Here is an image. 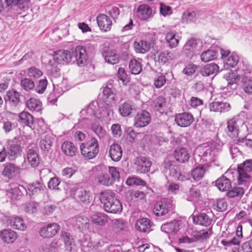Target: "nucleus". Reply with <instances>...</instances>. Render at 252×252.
<instances>
[{"label":"nucleus","mask_w":252,"mask_h":252,"mask_svg":"<svg viewBox=\"0 0 252 252\" xmlns=\"http://www.w3.org/2000/svg\"><path fill=\"white\" fill-rule=\"evenodd\" d=\"M100 200L104 205L105 211L110 213H117L122 210V205L120 201L115 197V194L110 191L101 193Z\"/></svg>","instance_id":"nucleus-1"},{"label":"nucleus","mask_w":252,"mask_h":252,"mask_svg":"<svg viewBox=\"0 0 252 252\" xmlns=\"http://www.w3.org/2000/svg\"><path fill=\"white\" fill-rule=\"evenodd\" d=\"M220 150V148L216 147L213 144H211L210 147H199L194 153V160L198 164L212 160V158L216 156Z\"/></svg>","instance_id":"nucleus-2"},{"label":"nucleus","mask_w":252,"mask_h":252,"mask_svg":"<svg viewBox=\"0 0 252 252\" xmlns=\"http://www.w3.org/2000/svg\"><path fill=\"white\" fill-rule=\"evenodd\" d=\"M69 191L72 197L84 204L90 203L92 200V195L90 191L78 184L70 185Z\"/></svg>","instance_id":"nucleus-3"},{"label":"nucleus","mask_w":252,"mask_h":252,"mask_svg":"<svg viewBox=\"0 0 252 252\" xmlns=\"http://www.w3.org/2000/svg\"><path fill=\"white\" fill-rule=\"evenodd\" d=\"M81 154L86 158L92 159L94 158L99 152V144L97 140L92 137L90 140L80 146Z\"/></svg>","instance_id":"nucleus-4"},{"label":"nucleus","mask_w":252,"mask_h":252,"mask_svg":"<svg viewBox=\"0 0 252 252\" xmlns=\"http://www.w3.org/2000/svg\"><path fill=\"white\" fill-rule=\"evenodd\" d=\"M238 181L240 185L248 181L252 175V160H247L240 164L237 169Z\"/></svg>","instance_id":"nucleus-5"},{"label":"nucleus","mask_w":252,"mask_h":252,"mask_svg":"<svg viewBox=\"0 0 252 252\" xmlns=\"http://www.w3.org/2000/svg\"><path fill=\"white\" fill-rule=\"evenodd\" d=\"M21 140H23V137H19L9 142L6 148L9 160L13 161L21 156L22 150L20 146L21 143L19 142H20Z\"/></svg>","instance_id":"nucleus-6"},{"label":"nucleus","mask_w":252,"mask_h":252,"mask_svg":"<svg viewBox=\"0 0 252 252\" xmlns=\"http://www.w3.org/2000/svg\"><path fill=\"white\" fill-rule=\"evenodd\" d=\"M72 56L75 58L73 61L79 66H85L88 64V57L86 49L82 46H77L72 50Z\"/></svg>","instance_id":"nucleus-7"},{"label":"nucleus","mask_w":252,"mask_h":252,"mask_svg":"<svg viewBox=\"0 0 252 252\" xmlns=\"http://www.w3.org/2000/svg\"><path fill=\"white\" fill-rule=\"evenodd\" d=\"M25 161H27L28 164L33 168H35L39 165V158L35 144L32 143L27 147Z\"/></svg>","instance_id":"nucleus-8"},{"label":"nucleus","mask_w":252,"mask_h":252,"mask_svg":"<svg viewBox=\"0 0 252 252\" xmlns=\"http://www.w3.org/2000/svg\"><path fill=\"white\" fill-rule=\"evenodd\" d=\"M172 206V204L170 199H162L155 204L153 212L156 216L158 217L164 216L168 213Z\"/></svg>","instance_id":"nucleus-9"},{"label":"nucleus","mask_w":252,"mask_h":252,"mask_svg":"<svg viewBox=\"0 0 252 252\" xmlns=\"http://www.w3.org/2000/svg\"><path fill=\"white\" fill-rule=\"evenodd\" d=\"M134 168L138 173H145L150 171L152 162L146 157H138L133 162Z\"/></svg>","instance_id":"nucleus-10"},{"label":"nucleus","mask_w":252,"mask_h":252,"mask_svg":"<svg viewBox=\"0 0 252 252\" xmlns=\"http://www.w3.org/2000/svg\"><path fill=\"white\" fill-rule=\"evenodd\" d=\"M134 121L135 127H143L147 126L150 123L151 118L148 112L146 110H142L136 114Z\"/></svg>","instance_id":"nucleus-11"},{"label":"nucleus","mask_w":252,"mask_h":252,"mask_svg":"<svg viewBox=\"0 0 252 252\" xmlns=\"http://www.w3.org/2000/svg\"><path fill=\"white\" fill-rule=\"evenodd\" d=\"M175 121L177 125L181 127L189 126L194 121L193 115L189 112H183L176 114Z\"/></svg>","instance_id":"nucleus-12"},{"label":"nucleus","mask_w":252,"mask_h":252,"mask_svg":"<svg viewBox=\"0 0 252 252\" xmlns=\"http://www.w3.org/2000/svg\"><path fill=\"white\" fill-rule=\"evenodd\" d=\"M244 121L238 116H235L227 121V128L233 137L238 135L239 127L244 124Z\"/></svg>","instance_id":"nucleus-13"},{"label":"nucleus","mask_w":252,"mask_h":252,"mask_svg":"<svg viewBox=\"0 0 252 252\" xmlns=\"http://www.w3.org/2000/svg\"><path fill=\"white\" fill-rule=\"evenodd\" d=\"M53 58L58 63L63 64L71 62L73 56L69 51L59 50L54 52Z\"/></svg>","instance_id":"nucleus-14"},{"label":"nucleus","mask_w":252,"mask_h":252,"mask_svg":"<svg viewBox=\"0 0 252 252\" xmlns=\"http://www.w3.org/2000/svg\"><path fill=\"white\" fill-rule=\"evenodd\" d=\"M60 229V226L56 223H50L40 228L39 233L43 238H50L55 235Z\"/></svg>","instance_id":"nucleus-15"},{"label":"nucleus","mask_w":252,"mask_h":252,"mask_svg":"<svg viewBox=\"0 0 252 252\" xmlns=\"http://www.w3.org/2000/svg\"><path fill=\"white\" fill-rule=\"evenodd\" d=\"M20 94L15 90H10L6 93L5 100L12 108H16L20 103Z\"/></svg>","instance_id":"nucleus-16"},{"label":"nucleus","mask_w":252,"mask_h":252,"mask_svg":"<svg viewBox=\"0 0 252 252\" xmlns=\"http://www.w3.org/2000/svg\"><path fill=\"white\" fill-rule=\"evenodd\" d=\"M224 78L227 81V86L226 88L223 89H226L228 91V95H231L233 93L232 90L236 88L235 84L239 81V76L236 72L232 71L229 72L227 74L224 75Z\"/></svg>","instance_id":"nucleus-17"},{"label":"nucleus","mask_w":252,"mask_h":252,"mask_svg":"<svg viewBox=\"0 0 252 252\" xmlns=\"http://www.w3.org/2000/svg\"><path fill=\"white\" fill-rule=\"evenodd\" d=\"M179 221L177 220L163 224L161 226V230L169 235V236H174L179 230Z\"/></svg>","instance_id":"nucleus-18"},{"label":"nucleus","mask_w":252,"mask_h":252,"mask_svg":"<svg viewBox=\"0 0 252 252\" xmlns=\"http://www.w3.org/2000/svg\"><path fill=\"white\" fill-rule=\"evenodd\" d=\"M109 156L114 161H119L123 155V151L120 145L113 143L108 148Z\"/></svg>","instance_id":"nucleus-19"},{"label":"nucleus","mask_w":252,"mask_h":252,"mask_svg":"<svg viewBox=\"0 0 252 252\" xmlns=\"http://www.w3.org/2000/svg\"><path fill=\"white\" fill-rule=\"evenodd\" d=\"M0 238L4 243H13L17 238L16 232L11 229H5L0 231Z\"/></svg>","instance_id":"nucleus-20"},{"label":"nucleus","mask_w":252,"mask_h":252,"mask_svg":"<svg viewBox=\"0 0 252 252\" xmlns=\"http://www.w3.org/2000/svg\"><path fill=\"white\" fill-rule=\"evenodd\" d=\"M97 23L101 31H109L112 25L111 19L105 14H100L97 17Z\"/></svg>","instance_id":"nucleus-21"},{"label":"nucleus","mask_w":252,"mask_h":252,"mask_svg":"<svg viewBox=\"0 0 252 252\" xmlns=\"http://www.w3.org/2000/svg\"><path fill=\"white\" fill-rule=\"evenodd\" d=\"M62 151L66 156L73 157L77 152V148L75 144L70 141L64 142L61 146Z\"/></svg>","instance_id":"nucleus-22"},{"label":"nucleus","mask_w":252,"mask_h":252,"mask_svg":"<svg viewBox=\"0 0 252 252\" xmlns=\"http://www.w3.org/2000/svg\"><path fill=\"white\" fill-rule=\"evenodd\" d=\"M152 14L151 8L147 5L141 4L136 10V16L141 20H146L149 18Z\"/></svg>","instance_id":"nucleus-23"},{"label":"nucleus","mask_w":252,"mask_h":252,"mask_svg":"<svg viewBox=\"0 0 252 252\" xmlns=\"http://www.w3.org/2000/svg\"><path fill=\"white\" fill-rule=\"evenodd\" d=\"M9 224L13 228L20 230L24 231L27 228V225L25 223L24 220L20 217L13 216L10 218Z\"/></svg>","instance_id":"nucleus-24"},{"label":"nucleus","mask_w":252,"mask_h":252,"mask_svg":"<svg viewBox=\"0 0 252 252\" xmlns=\"http://www.w3.org/2000/svg\"><path fill=\"white\" fill-rule=\"evenodd\" d=\"M174 156L178 162L185 163L189 159L190 154L186 148H179L175 151Z\"/></svg>","instance_id":"nucleus-25"},{"label":"nucleus","mask_w":252,"mask_h":252,"mask_svg":"<svg viewBox=\"0 0 252 252\" xmlns=\"http://www.w3.org/2000/svg\"><path fill=\"white\" fill-rule=\"evenodd\" d=\"M215 186L221 191H228L231 187V182L222 175L216 181Z\"/></svg>","instance_id":"nucleus-26"},{"label":"nucleus","mask_w":252,"mask_h":252,"mask_svg":"<svg viewBox=\"0 0 252 252\" xmlns=\"http://www.w3.org/2000/svg\"><path fill=\"white\" fill-rule=\"evenodd\" d=\"M45 186L42 183L38 181L31 183L27 185L26 192L30 196L38 193L41 190L44 189Z\"/></svg>","instance_id":"nucleus-27"},{"label":"nucleus","mask_w":252,"mask_h":252,"mask_svg":"<svg viewBox=\"0 0 252 252\" xmlns=\"http://www.w3.org/2000/svg\"><path fill=\"white\" fill-rule=\"evenodd\" d=\"M201 164L200 163L198 166H197L192 171L191 176L195 180L199 181L201 180L209 167V166L206 164L203 165Z\"/></svg>","instance_id":"nucleus-28"},{"label":"nucleus","mask_w":252,"mask_h":252,"mask_svg":"<svg viewBox=\"0 0 252 252\" xmlns=\"http://www.w3.org/2000/svg\"><path fill=\"white\" fill-rule=\"evenodd\" d=\"M135 227L138 230L143 232H149L151 230V224L150 220L147 218H142L137 220Z\"/></svg>","instance_id":"nucleus-29"},{"label":"nucleus","mask_w":252,"mask_h":252,"mask_svg":"<svg viewBox=\"0 0 252 252\" xmlns=\"http://www.w3.org/2000/svg\"><path fill=\"white\" fill-rule=\"evenodd\" d=\"M152 47V44L145 40H140L134 42V48L137 53L145 54L148 52Z\"/></svg>","instance_id":"nucleus-30"},{"label":"nucleus","mask_w":252,"mask_h":252,"mask_svg":"<svg viewBox=\"0 0 252 252\" xmlns=\"http://www.w3.org/2000/svg\"><path fill=\"white\" fill-rule=\"evenodd\" d=\"M194 223L207 226L211 224L212 220L209 216L205 213H201L197 216L193 217Z\"/></svg>","instance_id":"nucleus-31"},{"label":"nucleus","mask_w":252,"mask_h":252,"mask_svg":"<svg viewBox=\"0 0 252 252\" xmlns=\"http://www.w3.org/2000/svg\"><path fill=\"white\" fill-rule=\"evenodd\" d=\"M28 108L32 112H39L42 110V104L41 102L37 98H31L26 103Z\"/></svg>","instance_id":"nucleus-32"},{"label":"nucleus","mask_w":252,"mask_h":252,"mask_svg":"<svg viewBox=\"0 0 252 252\" xmlns=\"http://www.w3.org/2000/svg\"><path fill=\"white\" fill-rule=\"evenodd\" d=\"M62 235L63 239L66 249L71 252L73 247L75 245V242L72 235L66 231H63L62 232Z\"/></svg>","instance_id":"nucleus-33"},{"label":"nucleus","mask_w":252,"mask_h":252,"mask_svg":"<svg viewBox=\"0 0 252 252\" xmlns=\"http://www.w3.org/2000/svg\"><path fill=\"white\" fill-rule=\"evenodd\" d=\"M20 168L15 164L9 163L6 165L2 171V174L4 176L10 178L18 174Z\"/></svg>","instance_id":"nucleus-34"},{"label":"nucleus","mask_w":252,"mask_h":252,"mask_svg":"<svg viewBox=\"0 0 252 252\" xmlns=\"http://www.w3.org/2000/svg\"><path fill=\"white\" fill-rule=\"evenodd\" d=\"M196 12L194 10L189 9L184 11L182 16V23H189L194 21L196 18Z\"/></svg>","instance_id":"nucleus-35"},{"label":"nucleus","mask_w":252,"mask_h":252,"mask_svg":"<svg viewBox=\"0 0 252 252\" xmlns=\"http://www.w3.org/2000/svg\"><path fill=\"white\" fill-rule=\"evenodd\" d=\"M219 69L218 65L216 63L207 64L200 70V73L203 76H208L217 73Z\"/></svg>","instance_id":"nucleus-36"},{"label":"nucleus","mask_w":252,"mask_h":252,"mask_svg":"<svg viewBox=\"0 0 252 252\" xmlns=\"http://www.w3.org/2000/svg\"><path fill=\"white\" fill-rule=\"evenodd\" d=\"M108 217L107 215L102 213H96L91 217V220L93 223L99 225H104L108 221Z\"/></svg>","instance_id":"nucleus-37"},{"label":"nucleus","mask_w":252,"mask_h":252,"mask_svg":"<svg viewBox=\"0 0 252 252\" xmlns=\"http://www.w3.org/2000/svg\"><path fill=\"white\" fill-rule=\"evenodd\" d=\"M132 110V105L130 102L126 101L120 104L119 112L122 117H127L130 115Z\"/></svg>","instance_id":"nucleus-38"},{"label":"nucleus","mask_w":252,"mask_h":252,"mask_svg":"<svg viewBox=\"0 0 252 252\" xmlns=\"http://www.w3.org/2000/svg\"><path fill=\"white\" fill-rule=\"evenodd\" d=\"M179 36L176 35L175 32L171 31L168 32L165 36V39L170 48H175L179 44Z\"/></svg>","instance_id":"nucleus-39"},{"label":"nucleus","mask_w":252,"mask_h":252,"mask_svg":"<svg viewBox=\"0 0 252 252\" xmlns=\"http://www.w3.org/2000/svg\"><path fill=\"white\" fill-rule=\"evenodd\" d=\"M54 138L48 135H45L40 141V147L44 152H49L51 150Z\"/></svg>","instance_id":"nucleus-40"},{"label":"nucleus","mask_w":252,"mask_h":252,"mask_svg":"<svg viewBox=\"0 0 252 252\" xmlns=\"http://www.w3.org/2000/svg\"><path fill=\"white\" fill-rule=\"evenodd\" d=\"M129 68L132 74H138L142 70V64L138 60L133 59L130 61Z\"/></svg>","instance_id":"nucleus-41"},{"label":"nucleus","mask_w":252,"mask_h":252,"mask_svg":"<svg viewBox=\"0 0 252 252\" xmlns=\"http://www.w3.org/2000/svg\"><path fill=\"white\" fill-rule=\"evenodd\" d=\"M112 225L113 230L119 233L125 229L126 222L123 219H115L112 220Z\"/></svg>","instance_id":"nucleus-42"},{"label":"nucleus","mask_w":252,"mask_h":252,"mask_svg":"<svg viewBox=\"0 0 252 252\" xmlns=\"http://www.w3.org/2000/svg\"><path fill=\"white\" fill-rule=\"evenodd\" d=\"M200 41L195 38L189 39L184 46V50L189 52H193L198 46Z\"/></svg>","instance_id":"nucleus-43"},{"label":"nucleus","mask_w":252,"mask_h":252,"mask_svg":"<svg viewBox=\"0 0 252 252\" xmlns=\"http://www.w3.org/2000/svg\"><path fill=\"white\" fill-rule=\"evenodd\" d=\"M19 118L22 123L32 127L33 124V118L31 114L26 112H23L20 114Z\"/></svg>","instance_id":"nucleus-44"},{"label":"nucleus","mask_w":252,"mask_h":252,"mask_svg":"<svg viewBox=\"0 0 252 252\" xmlns=\"http://www.w3.org/2000/svg\"><path fill=\"white\" fill-rule=\"evenodd\" d=\"M244 193V190L242 188L234 187L227 192L226 195L230 198L234 197L241 198Z\"/></svg>","instance_id":"nucleus-45"},{"label":"nucleus","mask_w":252,"mask_h":252,"mask_svg":"<svg viewBox=\"0 0 252 252\" xmlns=\"http://www.w3.org/2000/svg\"><path fill=\"white\" fill-rule=\"evenodd\" d=\"M126 184L128 186H145L146 183L145 181L136 177H128Z\"/></svg>","instance_id":"nucleus-46"},{"label":"nucleus","mask_w":252,"mask_h":252,"mask_svg":"<svg viewBox=\"0 0 252 252\" xmlns=\"http://www.w3.org/2000/svg\"><path fill=\"white\" fill-rule=\"evenodd\" d=\"M238 61V56L235 53H232L224 60V63L227 67H233L237 64Z\"/></svg>","instance_id":"nucleus-47"},{"label":"nucleus","mask_w":252,"mask_h":252,"mask_svg":"<svg viewBox=\"0 0 252 252\" xmlns=\"http://www.w3.org/2000/svg\"><path fill=\"white\" fill-rule=\"evenodd\" d=\"M217 52L212 50H208L203 52L200 58L201 60L204 62H207L217 58Z\"/></svg>","instance_id":"nucleus-48"},{"label":"nucleus","mask_w":252,"mask_h":252,"mask_svg":"<svg viewBox=\"0 0 252 252\" xmlns=\"http://www.w3.org/2000/svg\"><path fill=\"white\" fill-rule=\"evenodd\" d=\"M152 105L155 111H159L166 105L165 99L162 96H158L152 102Z\"/></svg>","instance_id":"nucleus-49"},{"label":"nucleus","mask_w":252,"mask_h":252,"mask_svg":"<svg viewBox=\"0 0 252 252\" xmlns=\"http://www.w3.org/2000/svg\"><path fill=\"white\" fill-rule=\"evenodd\" d=\"M158 61L162 64H164L168 62L170 60H172L173 58V54L171 52L165 51L159 53L158 55Z\"/></svg>","instance_id":"nucleus-50"},{"label":"nucleus","mask_w":252,"mask_h":252,"mask_svg":"<svg viewBox=\"0 0 252 252\" xmlns=\"http://www.w3.org/2000/svg\"><path fill=\"white\" fill-rule=\"evenodd\" d=\"M96 179L99 184L104 186H109L113 184L112 179L109 177L107 174L102 173L98 175Z\"/></svg>","instance_id":"nucleus-51"},{"label":"nucleus","mask_w":252,"mask_h":252,"mask_svg":"<svg viewBox=\"0 0 252 252\" xmlns=\"http://www.w3.org/2000/svg\"><path fill=\"white\" fill-rule=\"evenodd\" d=\"M103 56L105 61L109 63L116 64L119 61L118 55L113 52H107L104 54Z\"/></svg>","instance_id":"nucleus-52"},{"label":"nucleus","mask_w":252,"mask_h":252,"mask_svg":"<svg viewBox=\"0 0 252 252\" xmlns=\"http://www.w3.org/2000/svg\"><path fill=\"white\" fill-rule=\"evenodd\" d=\"M212 234V230L211 228H209L208 230H200L194 235V236L197 240L203 241L208 239L211 236Z\"/></svg>","instance_id":"nucleus-53"},{"label":"nucleus","mask_w":252,"mask_h":252,"mask_svg":"<svg viewBox=\"0 0 252 252\" xmlns=\"http://www.w3.org/2000/svg\"><path fill=\"white\" fill-rule=\"evenodd\" d=\"M169 175L178 181H184L188 179L186 177L178 171L177 167L175 166L170 168Z\"/></svg>","instance_id":"nucleus-54"},{"label":"nucleus","mask_w":252,"mask_h":252,"mask_svg":"<svg viewBox=\"0 0 252 252\" xmlns=\"http://www.w3.org/2000/svg\"><path fill=\"white\" fill-rule=\"evenodd\" d=\"M227 202L224 198L217 200L216 204L214 205L215 209L219 212H223L227 208Z\"/></svg>","instance_id":"nucleus-55"},{"label":"nucleus","mask_w":252,"mask_h":252,"mask_svg":"<svg viewBox=\"0 0 252 252\" xmlns=\"http://www.w3.org/2000/svg\"><path fill=\"white\" fill-rule=\"evenodd\" d=\"M93 131L97 135L99 138H104L106 135V131L101 126L96 124H94L92 126Z\"/></svg>","instance_id":"nucleus-56"},{"label":"nucleus","mask_w":252,"mask_h":252,"mask_svg":"<svg viewBox=\"0 0 252 252\" xmlns=\"http://www.w3.org/2000/svg\"><path fill=\"white\" fill-rule=\"evenodd\" d=\"M47 86V81L46 78L40 79L38 81L36 86L35 87L36 92L40 94H43Z\"/></svg>","instance_id":"nucleus-57"},{"label":"nucleus","mask_w":252,"mask_h":252,"mask_svg":"<svg viewBox=\"0 0 252 252\" xmlns=\"http://www.w3.org/2000/svg\"><path fill=\"white\" fill-rule=\"evenodd\" d=\"M118 78L121 80L124 85L126 84L129 82V78L124 68L120 67L117 73Z\"/></svg>","instance_id":"nucleus-58"},{"label":"nucleus","mask_w":252,"mask_h":252,"mask_svg":"<svg viewBox=\"0 0 252 252\" xmlns=\"http://www.w3.org/2000/svg\"><path fill=\"white\" fill-rule=\"evenodd\" d=\"M21 87L26 91H29L34 87V82L31 79L25 78L21 82Z\"/></svg>","instance_id":"nucleus-59"},{"label":"nucleus","mask_w":252,"mask_h":252,"mask_svg":"<svg viewBox=\"0 0 252 252\" xmlns=\"http://www.w3.org/2000/svg\"><path fill=\"white\" fill-rule=\"evenodd\" d=\"M166 82L165 76L162 74L158 76L155 78L154 85L156 88H160Z\"/></svg>","instance_id":"nucleus-60"},{"label":"nucleus","mask_w":252,"mask_h":252,"mask_svg":"<svg viewBox=\"0 0 252 252\" xmlns=\"http://www.w3.org/2000/svg\"><path fill=\"white\" fill-rule=\"evenodd\" d=\"M252 77L246 76V79L244 80L243 84V89L247 94L252 93Z\"/></svg>","instance_id":"nucleus-61"},{"label":"nucleus","mask_w":252,"mask_h":252,"mask_svg":"<svg viewBox=\"0 0 252 252\" xmlns=\"http://www.w3.org/2000/svg\"><path fill=\"white\" fill-rule=\"evenodd\" d=\"M6 195L11 200H16L19 198L18 189L15 188H11L6 191Z\"/></svg>","instance_id":"nucleus-62"},{"label":"nucleus","mask_w":252,"mask_h":252,"mask_svg":"<svg viewBox=\"0 0 252 252\" xmlns=\"http://www.w3.org/2000/svg\"><path fill=\"white\" fill-rule=\"evenodd\" d=\"M38 204L35 202H32L27 203L25 206V211L29 214H33L37 212Z\"/></svg>","instance_id":"nucleus-63"},{"label":"nucleus","mask_w":252,"mask_h":252,"mask_svg":"<svg viewBox=\"0 0 252 252\" xmlns=\"http://www.w3.org/2000/svg\"><path fill=\"white\" fill-rule=\"evenodd\" d=\"M60 183V179L54 177L50 179L48 183V187L51 189H59L58 186Z\"/></svg>","instance_id":"nucleus-64"}]
</instances>
